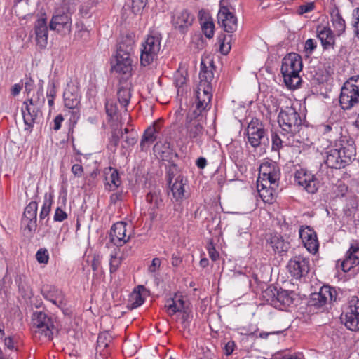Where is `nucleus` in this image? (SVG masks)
Listing matches in <instances>:
<instances>
[{
  "mask_svg": "<svg viewBox=\"0 0 359 359\" xmlns=\"http://www.w3.org/2000/svg\"><path fill=\"white\" fill-rule=\"evenodd\" d=\"M338 148H327L322 153L325 164L330 168L340 169L348 165L356 155L354 140L348 136H341Z\"/></svg>",
  "mask_w": 359,
  "mask_h": 359,
  "instance_id": "1",
  "label": "nucleus"
},
{
  "mask_svg": "<svg viewBox=\"0 0 359 359\" xmlns=\"http://www.w3.org/2000/svg\"><path fill=\"white\" fill-rule=\"evenodd\" d=\"M278 122L283 132L288 138L292 137L299 143L309 141L308 128L302 125V120L297 110L292 107L282 109L278 114Z\"/></svg>",
  "mask_w": 359,
  "mask_h": 359,
  "instance_id": "2",
  "label": "nucleus"
},
{
  "mask_svg": "<svg viewBox=\"0 0 359 359\" xmlns=\"http://www.w3.org/2000/svg\"><path fill=\"white\" fill-rule=\"evenodd\" d=\"M203 118V115L196 112L189 111L187 114L184 123L180 127L179 132L188 142L202 145L204 137Z\"/></svg>",
  "mask_w": 359,
  "mask_h": 359,
  "instance_id": "3",
  "label": "nucleus"
},
{
  "mask_svg": "<svg viewBox=\"0 0 359 359\" xmlns=\"http://www.w3.org/2000/svg\"><path fill=\"white\" fill-rule=\"evenodd\" d=\"M302 69V57L297 53H290L283 59L281 73L285 85L290 88H295L301 83L299 72Z\"/></svg>",
  "mask_w": 359,
  "mask_h": 359,
  "instance_id": "4",
  "label": "nucleus"
},
{
  "mask_svg": "<svg viewBox=\"0 0 359 359\" xmlns=\"http://www.w3.org/2000/svg\"><path fill=\"white\" fill-rule=\"evenodd\" d=\"M33 330L36 336L46 341L53 339L57 331L55 319L43 311L34 312L32 317Z\"/></svg>",
  "mask_w": 359,
  "mask_h": 359,
  "instance_id": "5",
  "label": "nucleus"
},
{
  "mask_svg": "<svg viewBox=\"0 0 359 359\" xmlns=\"http://www.w3.org/2000/svg\"><path fill=\"white\" fill-rule=\"evenodd\" d=\"M359 104V76L348 79L341 89L339 104L342 109L349 110Z\"/></svg>",
  "mask_w": 359,
  "mask_h": 359,
  "instance_id": "6",
  "label": "nucleus"
},
{
  "mask_svg": "<svg viewBox=\"0 0 359 359\" xmlns=\"http://www.w3.org/2000/svg\"><path fill=\"white\" fill-rule=\"evenodd\" d=\"M65 106L72 109L70 121L76 123L79 118V110L81 93L77 83L71 82L67 84L63 93Z\"/></svg>",
  "mask_w": 359,
  "mask_h": 359,
  "instance_id": "7",
  "label": "nucleus"
},
{
  "mask_svg": "<svg viewBox=\"0 0 359 359\" xmlns=\"http://www.w3.org/2000/svg\"><path fill=\"white\" fill-rule=\"evenodd\" d=\"M161 36L158 33L150 34L142 43L140 62L143 66L150 65L156 58L161 48Z\"/></svg>",
  "mask_w": 359,
  "mask_h": 359,
  "instance_id": "8",
  "label": "nucleus"
},
{
  "mask_svg": "<svg viewBox=\"0 0 359 359\" xmlns=\"http://www.w3.org/2000/svg\"><path fill=\"white\" fill-rule=\"evenodd\" d=\"M248 142L252 147H258L262 144L269 142L266 130L262 123L257 118H252L248 123L247 129Z\"/></svg>",
  "mask_w": 359,
  "mask_h": 359,
  "instance_id": "9",
  "label": "nucleus"
},
{
  "mask_svg": "<svg viewBox=\"0 0 359 359\" xmlns=\"http://www.w3.org/2000/svg\"><path fill=\"white\" fill-rule=\"evenodd\" d=\"M212 86H205L203 83L198 84L196 90L194 109L190 111L203 115V112L208 111L210 108V102L212 97Z\"/></svg>",
  "mask_w": 359,
  "mask_h": 359,
  "instance_id": "10",
  "label": "nucleus"
},
{
  "mask_svg": "<svg viewBox=\"0 0 359 359\" xmlns=\"http://www.w3.org/2000/svg\"><path fill=\"white\" fill-rule=\"evenodd\" d=\"M337 298V292L334 287L330 285H323L320 287L318 292L311 294L309 303L311 306L320 308L336 302Z\"/></svg>",
  "mask_w": 359,
  "mask_h": 359,
  "instance_id": "11",
  "label": "nucleus"
},
{
  "mask_svg": "<svg viewBox=\"0 0 359 359\" xmlns=\"http://www.w3.org/2000/svg\"><path fill=\"white\" fill-rule=\"evenodd\" d=\"M224 0L220 1V8L217 14L218 24L227 33H233L237 29L236 16L224 5Z\"/></svg>",
  "mask_w": 359,
  "mask_h": 359,
  "instance_id": "12",
  "label": "nucleus"
},
{
  "mask_svg": "<svg viewBox=\"0 0 359 359\" xmlns=\"http://www.w3.org/2000/svg\"><path fill=\"white\" fill-rule=\"evenodd\" d=\"M342 319L345 321V326L350 330H359V299L352 297L349 300L348 306Z\"/></svg>",
  "mask_w": 359,
  "mask_h": 359,
  "instance_id": "13",
  "label": "nucleus"
},
{
  "mask_svg": "<svg viewBox=\"0 0 359 359\" xmlns=\"http://www.w3.org/2000/svg\"><path fill=\"white\" fill-rule=\"evenodd\" d=\"M259 175L262 176V181L269 183V185L278 187V182L280 177V170L278 165L273 161H266L259 167Z\"/></svg>",
  "mask_w": 359,
  "mask_h": 359,
  "instance_id": "14",
  "label": "nucleus"
},
{
  "mask_svg": "<svg viewBox=\"0 0 359 359\" xmlns=\"http://www.w3.org/2000/svg\"><path fill=\"white\" fill-rule=\"evenodd\" d=\"M294 292L292 291L285 290L282 289L278 290L275 287H269L264 291V297H269L267 301L271 300L273 303H280V305L284 306H290L294 301Z\"/></svg>",
  "mask_w": 359,
  "mask_h": 359,
  "instance_id": "15",
  "label": "nucleus"
},
{
  "mask_svg": "<svg viewBox=\"0 0 359 359\" xmlns=\"http://www.w3.org/2000/svg\"><path fill=\"white\" fill-rule=\"evenodd\" d=\"M290 273L296 279L308 274L310 269L309 259L303 256H295L287 264Z\"/></svg>",
  "mask_w": 359,
  "mask_h": 359,
  "instance_id": "16",
  "label": "nucleus"
},
{
  "mask_svg": "<svg viewBox=\"0 0 359 359\" xmlns=\"http://www.w3.org/2000/svg\"><path fill=\"white\" fill-rule=\"evenodd\" d=\"M194 16L187 10L175 11L172 17V23L175 29L184 34L192 25Z\"/></svg>",
  "mask_w": 359,
  "mask_h": 359,
  "instance_id": "17",
  "label": "nucleus"
},
{
  "mask_svg": "<svg viewBox=\"0 0 359 359\" xmlns=\"http://www.w3.org/2000/svg\"><path fill=\"white\" fill-rule=\"evenodd\" d=\"M51 30L66 34L69 33L72 28V19L69 13L57 11L53 15L49 25Z\"/></svg>",
  "mask_w": 359,
  "mask_h": 359,
  "instance_id": "18",
  "label": "nucleus"
},
{
  "mask_svg": "<svg viewBox=\"0 0 359 359\" xmlns=\"http://www.w3.org/2000/svg\"><path fill=\"white\" fill-rule=\"evenodd\" d=\"M21 111L25 125V130L31 133L34 124L37 122L39 114H41V109L25 101L22 104Z\"/></svg>",
  "mask_w": 359,
  "mask_h": 359,
  "instance_id": "19",
  "label": "nucleus"
},
{
  "mask_svg": "<svg viewBox=\"0 0 359 359\" xmlns=\"http://www.w3.org/2000/svg\"><path fill=\"white\" fill-rule=\"evenodd\" d=\"M127 224L125 222H119L114 224L110 230L109 239L111 243L116 246H123L126 243L130 235H127Z\"/></svg>",
  "mask_w": 359,
  "mask_h": 359,
  "instance_id": "20",
  "label": "nucleus"
},
{
  "mask_svg": "<svg viewBox=\"0 0 359 359\" xmlns=\"http://www.w3.org/2000/svg\"><path fill=\"white\" fill-rule=\"evenodd\" d=\"M299 237L306 250L311 252L316 253L319 247L317 235L315 231L310 226H302L299 231Z\"/></svg>",
  "mask_w": 359,
  "mask_h": 359,
  "instance_id": "21",
  "label": "nucleus"
},
{
  "mask_svg": "<svg viewBox=\"0 0 359 359\" xmlns=\"http://www.w3.org/2000/svg\"><path fill=\"white\" fill-rule=\"evenodd\" d=\"M295 182L310 193L314 194L318 190L316 179L311 173L304 170H298L295 173Z\"/></svg>",
  "mask_w": 359,
  "mask_h": 359,
  "instance_id": "22",
  "label": "nucleus"
},
{
  "mask_svg": "<svg viewBox=\"0 0 359 359\" xmlns=\"http://www.w3.org/2000/svg\"><path fill=\"white\" fill-rule=\"evenodd\" d=\"M161 128L160 121H155L144 131L140 142L141 149L146 150L157 139V135Z\"/></svg>",
  "mask_w": 359,
  "mask_h": 359,
  "instance_id": "23",
  "label": "nucleus"
},
{
  "mask_svg": "<svg viewBox=\"0 0 359 359\" xmlns=\"http://www.w3.org/2000/svg\"><path fill=\"white\" fill-rule=\"evenodd\" d=\"M359 264V244L352 243L346 252L345 259L341 262V269L344 272L349 271Z\"/></svg>",
  "mask_w": 359,
  "mask_h": 359,
  "instance_id": "24",
  "label": "nucleus"
},
{
  "mask_svg": "<svg viewBox=\"0 0 359 359\" xmlns=\"http://www.w3.org/2000/svg\"><path fill=\"white\" fill-rule=\"evenodd\" d=\"M36 41L40 48H44L48 43V27L46 18H39L34 25Z\"/></svg>",
  "mask_w": 359,
  "mask_h": 359,
  "instance_id": "25",
  "label": "nucleus"
},
{
  "mask_svg": "<svg viewBox=\"0 0 359 359\" xmlns=\"http://www.w3.org/2000/svg\"><path fill=\"white\" fill-rule=\"evenodd\" d=\"M44 298L63 309L67 305V301L63 292L55 287H50L48 290H44L43 293Z\"/></svg>",
  "mask_w": 359,
  "mask_h": 359,
  "instance_id": "26",
  "label": "nucleus"
},
{
  "mask_svg": "<svg viewBox=\"0 0 359 359\" xmlns=\"http://www.w3.org/2000/svg\"><path fill=\"white\" fill-rule=\"evenodd\" d=\"M317 36L321 42L324 49L333 48L335 43V37L328 27L318 26L316 29Z\"/></svg>",
  "mask_w": 359,
  "mask_h": 359,
  "instance_id": "27",
  "label": "nucleus"
},
{
  "mask_svg": "<svg viewBox=\"0 0 359 359\" xmlns=\"http://www.w3.org/2000/svg\"><path fill=\"white\" fill-rule=\"evenodd\" d=\"M198 19L204 35L209 39L214 36L215 24L212 18L203 10L198 13Z\"/></svg>",
  "mask_w": 359,
  "mask_h": 359,
  "instance_id": "28",
  "label": "nucleus"
},
{
  "mask_svg": "<svg viewBox=\"0 0 359 359\" xmlns=\"http://www.w3.org/2000/svg\"><path fill=\"white\" fill-rule=\"evenodd\" d=\"M320 131L323 135H325L328 140L332 142L337 140L339 135L341 134V127L339 123L337 122H327L319 126Z\"/></svg>",
  "mask_w": 359,
  "mask_h": 359,
  "instance_id": "29",
  "label": "nucleus"
},
{
  "mask_svg": "<svg viewBox=\"0 0 359 359\" xmlns=\"http://www.w3.org/2000/svg\"><path fill=\"white\" fill-rule=\"evenodd\" d=\"M272 150L279 151L284 146H289L293 144L296 141H294L292 137L288 138L286 133H281V136L277 133H272Z\"/></svg>",
  "mask_w": 359,
  "mask_h": 359,
  "instance_id": "30",
  "label": "nucleus"
},
{
  "mask_svg": "<svg viewBox=\"0 0 359 359\" xmlns=\"http://www.w3.org/2000/svg\"><path fill=\"white\" fill-rule=\"evenodd\" d=\"M112 70L118 74L129 75L132 70L131 58L115 57V64L112 65Z\"/></svg>",
  "mask_w": 359,
  "mask_h": 359,
  "instance_id": "31",
  "label": "nucleus"
},
{
  "mask_svg": "<svg viewBox=\"0 0 359 359\" xmlns=\"http://www.w3.org/2000/svg\"><path fill=\"white\" fill-rule=\"evenodd\" d=\"M269 243L274 252L279 254L286 252L290 248V243L285 241L281 236L278 234L271 236Z\"/></svg>",
  "mask_w": 359,
  "mask_h": 359,
  "instance_id": "32",
  "label": "nucleus"
},
{
  "mask_svg": "<svg viewBox=\"0 0 359 359\" xmlns=\"http://www.w3.org/2000/svg\"><path fill=\"white\" fill-rule=\"evenodd\" d=\"M185 185L186 182H184L183 177L181 175H178L175 178V182L170 185L173 198L176 201H181L185 198Z\"/></svg>",
  "mask_w": 359,
  "mask_h": 359,
  "instance_id": "33",
  "label": "nucleus"
},
{
  "mask_svg": "<svg viewBox=\"0 0 359 359\" xmlns=\"http://www.w3.org/2000/svg\"><path fill=\"white\" fill-rule=\"evenodd\" d=\"M269 183L257 181V190L259 196L264 203H273L274 201L273 187L267 188Z\"/></svg>",
  "mask_w": 359,
  "mask_h": 359,
  "instance_id": "34",
  "label": "nucleus"
},
{
  "mask_svg": "<svg viewBox=\"0 0 359 359\" xmlns=\"http://www.w3.org/2000/svg\"><path fill=\"white\" fill-rule=\"evenodd\" d=\"M331 22L337 32V34L340 36L345 32L346 22L339 13V11L337 8H334L330 13Z\"/></svg>",
  "mask_w": 359,
  "mask_h": 359,
  "instance_id": "35",
  "label": "nucleus"
},
{
  "mask_svg": "<svg viewBox=\"0 0 359 359\" xmlns=\"http://www.w3.org/2000/svg\"><path fill=\"white\" fill-rule=\"evenodd\" d=\"M147 203H150L153 210L159 209L163 206L161 191L158 189L151 190L146 196Z\"/></svg>",
  "mask_w": 359,
  "mask_h": 359,
  "instance_id": "36",
  "label": "nucleus"
},
{
  "mask_svg": "<svg viewBox=\"0 0 359 359\" xmlns=\"http://www.w3.org/2000/svg\"><path fill=\"white\" fill-rule=\"evenodd\" d=\"M117 97L120 105L125 108V111H126V107L129 104L131 97L130 85L121 86L118 90Z\"/></svg>",
  "mask_w": 359,
  "mask_h": 359,
  "instance_id": "37",
  "label": "nucleus"
},
{
  "mask_svg": "<svg viewBox=\"0 0 359 359\" xmlns=\"http://www.w3.org/2000/svg\"><path fill=\"white\" fill-rule=\"evenodd\" d=\"M212 68L213 67L211 65L207 67L203 61L201 62L199 84L203 83L205 86H212L211 82L214 77Z\"/></svg>",
  "mask_w": 359,
  "mask_h": 359,
  "instance_id": "38",
  "label": "nucleus"
},
{
  "mask_svg": "<svg viewBox=\"0 0 359 359\" xmlns=\"http://www.w3.org/2000/svg\"><path fill=\"white\" fill-rule=\"evenodd\" d=\"M184 306V302L181 299H168L165 307L169 315L172 316L177 312H181Z\"/></svg>",
  "mask_w": 359,
  "mask_h": 359,
  "instance_id": "39",
  "label": "nucleus"
},
{
  "mask_svg": "<svg viewBox=\"0 0 359 359\" xmlns=\"http://www.w3.org/2000/svg\"><path fill=\"white\" fill-rule=\"evenodd\" d=\"M106 113L111 120L121 121V117L118 112L117 104L112 101H107L105 104Z\"/></svg>",
  "mask_w": 359,
  "mask_h": 359,
  "instance_id": "40",
  "label": "nucleus"
},
{
  "mask_svg": "<svg viewBox=\"0 0 359 359\" xmlns=\"http://www.w3.org/2000/svg\"><path fill=\"white\" fill-rule=\"evenodd\" d=\"M22 226L25 235L32 236L35 233L37 227L36 220L22 219Z\"/></svg>",
  "mask_w": 359,
  "mask_h": 359,
  "instance_id": "41",
  "label": "nucleus"
},
{
  "mask_svg": "<svg viewBox=\"0 0 359 359\" xmlns=\"http://www.w3.org/2000/svg\"><path fill=\"white\" fill-rule=\"evenodd\" d=\"M231 35H220L217 37V41L219 43V50L223 55H226L231 50L230 41Z\"/></svg>",
  "mask_w": 359,
  "mask_h": 359,
  "instance_id": "42",
  "label": "nucleus"
},
{
  "mask_svg": "<svg viewBox=\"0 0 359 359\" xmlns=\"http://www.w3.org/2000/svg\"><path fill=\"white\" fill-rule=\"evenodd\" d=\"M36 215L37 203L35 201H32L26 206L22 219L36 220Z\"/></svg>",
  "mask_w": 359,
  "mask_h": 359,
  "instance_id": "43",
  "label": "nucleus"
},
{
  "mask_svg": "<svg viewBox=\"0 0 359 359\" xmlns=\"http://www.w3.org/2000/svg\"><path fill=\"white\" fill-rule=\"evenodd\" d=\"M111 341V337L107 332H102L98 335L97 337V348L100 352L104 351V348L108 347L109 344Z\"/></svg>",
  "mask_w": 359,
  "mask_h": 359,
  "instance_id": "44",
  "label": "nucleus"
},
{
  "mask_svg": "<svg viewBox=\"0 0 359 359\" xmlns=\"http://www.w3.org/2000/svg\"><path fill=\"white\" fill-rule=\"evenodd\" d=\"M43 90L42 88L38 89L34 97L27 99L26 101L31 104L41 109L45 103V98L43 97Z\"/></svg>",
  "mask_w": 359,
  "mask_h": 359,
  "instance_id": "45",
  "label": "nucleus"
},
{
  "mask_svg": "<svg viewBox=\"0 0 359 359\" xmlns=\"http://www.w3.org/2000/svg\"><path fill=\"white\" fill-rule=\"evenodd\" d=\"M52 203V196L50 195L48 196L47 194H46L44 197L43 204L39 214V218L41 220L45 219L49 215Z\"/></svg>",
  "mask_w": 359,
  "mask_h": 359,
  "instance_id": "46",
  "label": "nucleus"
},
{
  "mask_svg": "<svg viewBox=\"0 0 359 359\" xmlns=\"http://www.w3.org/2000/svg\"><path fill=\"white\" fill-rule=\"evenodd\" d=\"M110 190L116 189L120 185L121 181L117 170H113L109 177H106Z\"/></svg>",
  "mask_w": 359,
  "mask_h": 359,
  "instance_id": "47",
  "label": "nucleus"
},
{
  "mask_svg": "<svg viewBox=\"0 0 359 359\" xmlns=\"http://www.w3.org/2000/svg\"><path fill=\"white\" fill-rule=\"evenodd\" d=\"M144 286L140 285V286H138L139 290L137 292L135 291L133 293V294L131 296V297L133 299V302H132L133 308H137L143 304L144 298L142 297V295L140 294V290H144Z\"/></svg>",
  "mask_w": 359,
  "mask_h": 359,
  "instance_id": "48",
  "label": "nucleus"
},
{
  "mask_svg": "<svg viewBox=\"0 0 359 359\" xmlns=\"http://www.w3.org/2000/svg\"><path fill=\"white\" fill-rule=\"evenodd\" d=\"M133 46H134V41L130 37H126V39H123L119 43L118 47L125 50V52H130L133 53Z\"/></svg>",
  "mask_w": 359,
  "mask_h": 359,
  "instance_id": "49",
  "label": "nucleus"
},
{
  "mask_svg": "<svg viewBox=\"0 0 359 359\" xmlns=\"http://www.w3.org/2000/svg\"><path fill=\"white\" fill-rule=\"evenodd\" d=\"M154 149L155 151H161L163 154L170 153L171 150L170 143L168 141H158L155 144Z\"/></svg>",
  "mask_w": 359,
  "mask_h": 359,
  "instance_id": "50",
  "label": "nucleus"
},
{
  "mask_svg": "<svg viewBox=\"0 0 359 359\" xmlns=\"http://www.w3.org/2000/svg\"><path fill=\"white\" fill-rule=\"evenodd\" d=\"M36 260L41 264H47L49 259V255L46 249L41 248L36 254Z\"/></svg>",
  "mask_w": 359,
  "mask_h": 359,
  "instance_id": "51",
  "label": "nucleus"
},
{
  "mask_svg": "<svg viewBox=\"0 0 359 359\" xmlns=\"http://www.w3.org/2000/svg\"><path fill=\"white\" fill-rule=\"evenodd\" d=\"M353 18L354 19L353 22L354 34L355 36L359 39V8H356L353 10Z\"/></svg>",
  "mask_w": 359,
  "mask_h": 359,
  "instance_id": "52",
  "label": "nucleus"
},
{
  "mask_svg": "<svg viewBox=\"0 0 359 359\" xmlns=\"http://www.w3.org/2000/svg\"><path fill=\"white\" fill-rule=\"evenodd\" d=\"M121 263V259L118 257L116 255H111L109 265H110V272L114 273L118 269L120 264Z\"/></svg>",
  "mask_w": 359,
  "mask_h": 359,
  "instance_id": "53",
  "label": "nucleus"
},
{
  "mask_svg": "<svg viewBox=\"0 0 359 359\" xmlns=\"http://www.w3.org/2000/svg\"><path fill=\"white\" fill-rule=\"evenodd\" d=\"M67 218V214L63 211L60 207L55 210L53 219L55 222H62Z\"/></svg>",
  "mask_w": 359,
  "mask_h": 359,
  "instance_id": "54",
  "label": "nucleus"
},
{
  "mask_svg": "<svg viewBox=\"0 0 359 359\" xmlns=\"http://www.w3.org/2000/svg\"><path fill=\"white\" fill-rule=\"evenodd\" d=\"M316 48V42L312 39H309L306 41L304 44V50L306 53L311 54Z\"/></svg>",
  "mask_w": 359,
  "mask_h": 359,
  "instance_id": "55",
  "label": "nucleus"
},
{
  "mask_svg": "<svg viewBox=\"0 0 359 359\" xmlns=\"http://www.w3.org/2000/svg\"><path fill=\"white\" fill-rule=\"evenodd\" d=\"M208 252L209 257L212 261H216L219 258V252L216 250L215 248L214 247L212 243H210L208 245Z\"/></svg>",
  "mask_w": 359,
  "mask_h": 359,
  "instance_id": "56",
  "label": "nucleus"
},
{
  "mask_svg": "<svg viewBox=\"0 0 359 359\" xmlns=\"http://www.w3.org/2000/svg\"><path fill=\"white\" fill-rule=\"evenodd\" d=\"M314 7H315L314 3H313V2H310V3H307L306 4H304V5H301L299 7L298 13L300 15H302L306 13H309V12L313 11L314 9Z\"/></svg>",
  "mask_w": 359,
  "mask_h": 359,
  "instance_id": "57",
  "label": "nucleus"
},
{
  "mask_svg": "<svg viewBox=\"0 0 359 359\" xmlns=\"http://www.w3.org/2000/svg\"><path fill=\"white\" fill-rule=\"evenodd\" d=\"M55 83L53 80H51L48 83L46 96L48 98H55Z\"/></svg>",
  "mask_w": 359,
  "mask_h": 359,
  "instance_id": "58",
  "label": "nucleus"
},
{
  "mask_svg": "<svg viewBox=\"0 0 359 359\" xmlns=\"http://www.w3.org/2000/svg\"><path fill=\"white\" fill-rule=\"evenodd\" d=\"M161 262L159 258H154L151 265L148 268L149 273H154L160 268Z\"/></svg>",
  "mask_w": 359,
  "mask_h": 359,
  "instance_id": "59",
  "label": "nucleus"
},
{
  "mask_svg": "<svg viewBox=\"0 0 359 359\" xmlns=\"http://www.w3.org/2000/svg\"><path fill=\"white\" fill-rule=\"evenodd\" d=\"M177 170V168L175 165H172L171 166L169 167L168 170H167V177L169 185H171L173 177L175 176V172Z\"/></svg>",
  "mask_w": 359,
  "mask_h": 359,
  "instance_id": "60",
  "label": "nucleus"
},
{
  "mask_svg": "<svg viewBox=\"0 0 359 359\" xmlns=\"http://www.w3.org/2000/svg\"><path fill=\"white\" fill-rule=\"evenodd\" d=\"M72 173L76 177H81L83 173V168L80 164H74L72 165L71 169Z\"/></svg>",
  "mask_w": 359,
  "mask_h": 359,
  "instance_id": "61",
  "label": "nucleus"
},
{
  "mask_svg": "<svg viewBox=\"0 0 359 359\" xmlns=\"http://www.w3.org/2000/svg\"><path fill=\"white\" fill-rule=\"evenodd\" d=\"M147 0H132L133 9L139 11L140 9L144 8L147 4Z\"/></svg>",
  "mask_w": 359,
  "mask_h": 359,
  "instance_id": "62",
  "label": "nucleus"
},
{
  "mask_svg": "<svg viewBox=\"0 0 359 359\" xmlns=\"http://www.w3.org/2000/svg\"><path fill=\"white\" fill-rule=\"evenodd\" d=\"M4 345L9 350L18 351V348L15 346V341L13 337H8L4 339Z\"/></svg>",
  "mask_w": 359,
  "mask_h": 359,
  "instance_id": "63",
  "label": "nucleus"
},
{
  "mask_svg": "<svg viewBox=\"0 0 359 359\" xmlns=\"http://www.w3.org/2000/svg\"><path fill=\"white\" fill-rule=\"evenodd\" d=\"M236 345L234 341H229L224 346V353L226 355H230L234 351Z\"/></svg>",
  "mask_w": 359,
  "mask_h": 359,
  "instance_id": "64",
  "label": "nucleus"
}]
</instances>
